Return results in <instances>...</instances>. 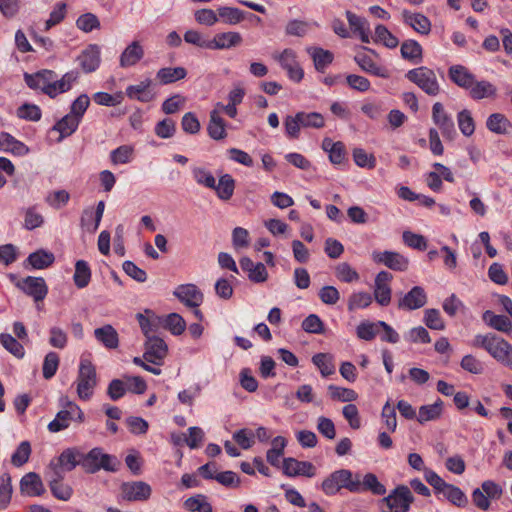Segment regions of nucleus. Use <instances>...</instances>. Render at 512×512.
<instances>
[{
  "label": "nucleus",
  "mask_w": 512,
  "mask_h": 512,
  "mask_svg": "<svg viewBox=\"0 0 512 512\" xmlns=\"http://www.w3.org/2000/svg\"><path fill=\"white\" fill-rule=\"evenodd\" d=\"M187 70L184 67H163L156 73V80L162 85H168L184 79Z\"/></svg>",
  "instance_id": "c85d7f7f"
},
{
  "label": "nucleus",
  "mask_w": 512,
  "mask_h": 512,
  "mask_svg": "<svg viewBox=\"0 0 512 512\" xmlns=\"http://www.w3.org/2000/svg\"><path fill=\"white\" fill-rule=\"evenodd\" d=\"M219 17L228 24H237L243 19V13L238 8L220 7L218 8Z\"/></svg>",
  "instance_id": "774afa93"
},
{
  "label": "nucleus",
  "mask_w": 512,
  "mask_h": 512,
  "mask_svg": "<svg viewBox=\"0 0 512 512\" xmlns=\"http://www.w3.org/2000/svg\"><path fill=\"white\" fill-rule=\"evenodd\" d=\"M207 131L208 135L214 140H221L227 136L225 122L217 109L212 110L210 113Z\"/></svg>",
  "instance_id": "2f4dec72"
},
{
  "label": "nucleus",
  "mask_w": 512,
  "mask_h": 512,
  "mask_svg": "<svg viewBox=\"0 0 512 512\" xmlns=\"http://www.w3.org/2000/svg\"><path fill=\"white\" fill-rule=\"evenodd\" d=\"M163 327L171 332V334L181 335L186 329L184 318L178 313L168 314L162 321Z\"/></svg>",
  "instance_id": "58836bf2"
},
{
  "label": "nucleus",
  "mask_w": 512,
  "mask_h": 512,
  "mask_svg": "<svg viewBox=\"0 0 512 512\" xmlns=\"http://www.w3.org/2000/svg\"><path fill=\"white\" fill-rule=\"evenodd\" d=\"M80 123L81 122L77 118L69 113L58 120L52 127L53 131H57L60 134L58 142H61L64 138L71 136L78 129Z\"/></svg>",
  "instance_id": "cd10ccee"
},
{
  "label": "nucleus",
  "mask_w": 512,
  "mask_h": 512,
  "mask_svg": "<svg viewBox=\"0 0 512 512\" xmlns=\"http://www.w3.org/2000/svg\"><path fill=\"white\" fill-rule=\"evenodd\" d=\"M307 52L313 59L315 69L323 73L325 69L333 62L334 55L331 51L320 47H309Z\"/></svg>",
  "instance_id": "c756f323"
},
{
  "label": "nucleus",
  "mask_w": 512,
  "mask_h": 512,
  "mask_svg": "<svg viewBox=\"0 0 512 512\" xmlns=\"http://www.w3.org/2000/svg\"><path fill=\"white\" fill-rule=\"evenodd\" d=\"M414 501V496L405 485L397 486L387 497L382 499L383 512H407Z\"/></svg>",
  "instance_id": "39448f33"
},
{
  "label": "nucleus",
  "mask_w": 512,
  "mask_h": 512,
  "mask_svg": "<svg viewBox=\"0 0 512 512\" xmlns=\"http://www.w3.org/2000/svg\"><path fill=\"white\" fill-rule=\"evenodd\" d=\"M151 487L143 481L125 482L121 485L123 499L127 501H145L151 495Z\"/></svg>",
  "instance_id": "2eb2a0df"
},
{
  "label": "nucleus",
  "mask_w": 512,
  "mask_h": 512,
  "mask_svg": "<svg viewBox=\"0 0 512 512\" xmlns=\"http://www.w3.org/2000/svg\"><path fill=\"white\" fill-rule=\"evenodd\" d=\"M282 471L288 477H313L315 475L316 468L311 462L299 461L295 458L289 457L283 459Z\"/></svg>",
  "instance_id": "ddd939ff"
},
{
  "label": "nucleus",
  "mask_w": 512,
  "mask_h": 512,
  "mask_svg": "<svg viewBox=\"0 0 512 512\" xmlns=\"http://www.w3.org/2000/svg\"><path fill=\"white\" fill-rule=\"evenodd\" d=\"M374 41L390 49L396 48L399 44L398 38L382 24H378L375 27Z\"/></svg>",
  "instance_id": "37998d69"
},
{
  "label": "nucleus",
  "mask_w": 512,
  "mask_h": 512,
  "mask_svg": "<svg viewBox=\"0 0 512 512\" xmlns=\"http://www.w3.org/2000/svg\"><path fill=\"white\" fill-rule=\"evenodd\" d=\"M73 420V410L64 409L60 410L55 418L48 424V430L51 433H57L64 429H67L70 426L71 421Z\"/></svg>",
  "instance_id": "e433bc0d"
},
{
  "label": "nucleus",
  "mask_w": 512,
  "mask_h": 512,
  "mask_svg": "<svg viewBox=\"0 0 512 512\" xmlns=\"http://www.w3.org/2000/svg\"><path fill=\"white\" fill-rule=\"evenodd\" d=\"M312 362L317 366L322 376L327 377L335 372L332 356L327 353H318L312 357Z\"/></svg>",
  "instance_id": "09e8293b"
},
{
  "label": "nucleus",
  "mask_w": 512,
  "mask_h": 512,
  "mask_svg": "<svg viewBox=\"0 0 512 512\" xmlns=\"http://www.w3.org/2000/svg\"><path fill=\"white\" fill-rule=\"evenodd\" d=\"M235 182L231 175L224 174L219 178L218 184L213 188L222 200H229L234 192Z\"/></svg>",
  "instance_id": "a19ab883"
},
{
  "label": "nucleus",
  "mask_w": 512,
  "mask_h": 512,
  "mask_svg": "<svg viewBox=\"0 0 512 512\" xmlns=\"http://www.w3.org/2000/svg\"><path fill=\"white\" fill-rule=\"evenodd\" d=\"M482 318L490 327L497 331L504 333H510L512 331V322L505 315H497L487 310L483 313Z\"/></svg>",
  "instance_id": "473e14b6"
},
{
  "label": "nucleus",
  "mask_w": 512,
  "mask_h": 512,
  "mask_svg": "<svg viewBox=\"0 0 512 512\" xmlns=\"http://www.w3.org/2000/svg\"><path fill=\"white\" fill-rule=\"evenodd\" d=\"M54 261L55 256L52 252L45 249H38L29 254L25 263L30 265L33 269L42 270L52 266Z\"/></svg>",
  "instance_id": "a878e982"
},
{
  "label": "nucleus",
  "mask_w": 512,
  "mask_h": 512,
  "mask_svg": "<svg viewBox=\"0 0 512 512\" xmlns=\"http://www.w3.org/2000/svg\"><path fill=\"white\" fill-rule=\"evenodd\" d=\"M173 295L185 306L199 307L203 302V294L194 284H181L173 291Z\"/></svg>",
  "instance_id": "f8f14e48"
},
{
  "label": "nucleus",
  "mask_w": 512,
  "mask_h": 512,
  "mask_svg": "<svg viewBox=\"0 0 512 512\" xmlns=\"http://www.w3.org/2000/svg\"><path fill=\"white\" fill-rule=\"evenodd\" d=\"M402 18L404 23L413 28L417 33L428 35L431 31L430 20L421 13H412L404 10L402 12Z\"/></svg>",
  "instance_id": "aec40b11"
},
{
  "label": "nucleus",
  "mask_w": 512,
  "mask_h": 512,
  "mask_svg": "<svg viewBox=\"0 0 512 512\" xmlns=\"http://www.w3.org/2000/svg\"><path fill=\"white\" fill-rule=\"evenodd\" d=\"M185 101L186 99L180 94H174L162 103L161 109L165 114H175L184 106Z\"/></svg>",
  "instance_id": "338daca9"
},
{
  "label": "nucleus",
  "mask_w": 512,
  "mask_h": 512,
  "mask_svg": "<svg viewBox=\"0 0 512 512\" xmlns=\"http://www.w3.org/2000/svg\"><path fill=\"white\" fill-rule=\"evenodd\" d=\"M76 26L80 30L89 33L94 29L100 28V21L95 14L88 12L78 17Z\"/></svg>",
  "instance_id": "13d9d810"
},
{
  "label": "nucleus",
  "mask_w": 512,
  "mask_h": 512,
  "mask_svg": "<svg viewBox=\"0 0 512 512\" xmlns=\"http://www.w3.org/2000/svg\"><path fill=\"white\" fill-rule=\"evenodd\" d=\"M0 343L16 358L22 359L25 356V349L23 345L12 335L8 333H1Z\"/></svg>",
  "instance_id": "79ce46f5"
},
{
  "label": "nucleus",
  "mask_w": 512,
  "mask_h": 512,
  "mask_svg": "<svg viewBox=\"0 0 512 512\" xmlns=\"http://www.w3.org/2000/svg\"><path fill=\"white\" fill-rule=\"evenodd\" d=\"M95 338L106 348L115 349L118 347L119 338L117 331L109 324L94 330Z\"/></svg>",
  "instance_id": "7c9ffc66"
},
{
  "label": "nucleus",
  "mask_w": 512,
  "mask_h": 512,
  "mask_svg": "<svg viewBox=\"0 0 512 512\" xmlns=\"http://www.w3.org/2000/svg\"><path fill=\"white\" fill-rule=\"evenodd\" d=\"M59 356L56 352H48L43 361V377L45 379H51L57 372L59 367Z\"/></svg>",
  "instance_id": "864d4df0"
},
{
  "label": "nucleus",
  "mask_w": 512,
  "mask_h": 512,
  "mask_svg": "<svg viewBox=\"0 0 512 512\" xmlns=\"http://www.w3.org/2000/svg\"><path fill=\"white\" fill-rule=\"evenodd\" d=\"M91 269L87 261L78 260L75 263V272L73 275V281L78 289L87 287L91 280Z\"/></svg>",
  "instance_id": "f704fd0d"
},
{
  "label": "nucleus",
  "mask_w": 512,
  "mask_h": 512,
  "mask_svg": "<svg viewBox=\"0 0 512 512\" xmlns=\"http://www.w3.org/2000/svg\"><path fill=\"white\" fill-rule=\"evenodd\" d=\"M81 456L82 452L77 449L67 448L58 456L56 461L50 462L49 468L52 473L59 471L61 475H64L65 472H70L78 465L80 466Z\"/></svg>",
  "instance_id": "6e6552de"
},
{
  "label": "nucleus",
  "mask_w": 512,
  "mask_h": 512,
  "mask_svg": "<svg viewBox=\"0 0 512 512\" xmlns=\"http://www.w3.org/2000/svg\"><path fill=\"white\" fill-rule=\"evenodd\" d=\"M336 277L346 283H351L359 279V274L348 263H339L335 269Z\"/></svg>",
  "instance_id": "0e129e2a"
},
{
  "label": "nucleus",
  "mask_w": 512,
  "mask_h": 512,
  "mask_svg": "<svg viewBox=\"0 0 512 512\" xmlns=\"http://www.w3.org/2000/svg\"><path fill=\"white\" fill-rule=\"evenodd\" d=\"M361 491H371L374 495L383 496L386 493L385 486L378 481V478L373 473L364 475L363 480L360 481Z\"/></svg>",
  "instance_id": "a18cd8bd"
},
{
  "label": "nucleus",
  "mask_w": 512,
  "mask_h": 512,
  "mask_svg": "<svg viewBox=\"0 0 512 512\" xmlns=\"http://www.w3.org/2000/svg\"><path fill=\"white\" fill-rule=\"evenodd\" d=\"M372 258L374 262L378 264H383L387 268L394 271H406L409 266V259L399 252L395 251H383V252H373Z\"/></svg>",
  "instance_id": "9b49d317"
},
{
  "label": "nucleus",
  "mask_w": 512,
  "mask_h": 512,
  "mask_svg": "<svg viewBox=\"0 0 512 512\" xmlns=\"http://www.w3.org/2000/svg\"><path fill=\"white\" fill-rule=\"evenodd\" d=\"M242 38L237 32L218 33L210 40V50L229 49L239 45Z\"/></svg>",
  "instance_id": "393cba45"
},
{
  "label": "nucleus",
  "mask_w": 512,
  "mask_h": 512,
  "mask_svg": "<svg viewBox=\"0 0 512 512\" xmlns=\"http://www.w3.org/2000/svg\"><path fill=\"white\" fill-rule=\"evenodd\" d=\"M89 105L90 98L88 97V95L81 94L72 102L69 114H71L81 122Z\"/></svg>",
  "instance_id": "6e6d98bb"
},
{
  "label": "nucleus",
  "mask_w": 512,
  "mask_h": 512,
  "mask_svg": "<svg viewBox=\"0 0 512 512\" xmlns=\"http://www.w3.org/2000/svg\"><path fill=\"white\" fill-rule=\"evenodd\" d=\"M145 352L143 359L154 365H162L164 358L168 353V346L165 341L158 337H148L144 343Z\"/></svg>",
  "instance_id": "9d476101"
},
{
  "label": "nucleus",
  "mask_w": 512,
  "mask_h": 512,
  "mask_svg": "<svg viewBox=\"0 0 512 512\" xmlns=\"http://www.w3.org/2000/svg\"><path fill=\"white\" fill-rule=\"evenodd\" d=\"M80 466L86 473L94 474L101 469L116 472L120 465L117 457L103 452L100 447L91 449L88 453H82Z\"/></svg>",
  "instance_id": "f257e3e1"
},
{
  "label": "nucleus",
  "mask_w": 512,
  "mask_h": 512,
  "mask_svg": "<svg viewBox=\"0 0 512 512\" xmlns=\"http://www.w3.org/2000/svg\"><path fill=\"white\" fill-rule=\"evenodd\" d=\"M57 74L52 70H41L34 74L25 73L24 80L26 85L34 90L40 89L51 98L56 97V85L54 84Z\"/></svg>",
  "instance_id": "423d86ee"
},
{
  "label": "nucleus",
  "mask_w": 512,
  "mask_h": 512,
  "mask_svg": "<svg viewBox=\"0 0 512 512\" xmlns=\"http://www.w3.org/2000/svg\"><path fill=\"white\" fill-rule=\"evenodd\" d=\"M458 126L460 131L465 136H471L475 131V124L471 112L469 110H462L457 115Z\"/></svg>",
  "instance_id": "4d7b16f0"
},
{
  "label": "nucleus",
  "mask_w": 512,
  "mask_h": 512,
  "mask_svg": "<svg viewBox=\"0 0 512 512\" xmlns=\"http://www.w3.org/2000/svg\"><path fill=\"white\" fill-rule=\"evenodd\" d=\"M64 475L59 471L52 473L49 479V487L52 495L62 501H68L73 495L70 485L63 483Z\"/></svg>",
  "instance_id": "6ab92c4d"
},
{
  "label": "nucleus",
  "mask_w": 512,
  "mask_h": 512,
  "mask_svg": "<svg viewBox=\"0 0 512 512\" xmlns=\"http://www.w3.org/2000/svg\"><path fill=\"white\" fill-rule=\"evenodd\" d=\"M443 412V401L438 398L433 404L423 405L419 408L417 421L423 424L427 421H433L442 415Z\"/></svg>",
  "instance_id": "72a5a7b5"
},
{
  "label": "nucleus",
  "mask_w": 512,
  "mask_h": 512,
  "mask_svg": "<svg viewBox=\"0 0 512 512\" xmlns=\"http://www.w3.org/2000/svg\"><path fill=\"white\" fill-rule=\"evenodd\" d=\"M32 449L29 441H22L11 456V463L15 467L26 464L30 458Z\"/></svg>",
  "instance_id": "de8ad7c7"
},
{
  "label": "nucleus",
  "mask_w": 512,
  "mask_h": 512,
  "mask_svg": "<svg viewBox=\"0 0 512 512\" xmlns=\"http://www.w3.org/2000/svg\"><path fill=\"white\" fill-rule=\"evenodd\" d=\"M442 494L449 502L458 507H465L468 504L467 496L459 487L453 484H448Z\"/></svg>",
  "instance_id": "3c124183"
},
{
  "label": "nucleus",
  "mask_w": 512,
  "mask_h": 512,
  "mask_svg": "<svg viewBox=\"0 0 512 512\" xmlns=\"http://www.w3.org/2000/svg\"><path fill=\"white\" fill-rule=\"evenodd\" d=\"M432 120L440 129L444 138L453 140L456 135L455 125L452 117L445 111L444 106L440 102H436L432 106Z\"/></svg>",
  "instance_id": "1a4fd4ad"
},
{
  "label": "nucleus",
  "mask_w": 512,
  "mask_h": 512,
  "mask_svg": "<svg viewBox=\"0 0 512 512\" xmlns=\"http://www.w3.org/2000/svg\"><path fill=\"white\" fill-rule=\"evenodd\" d=\"M405 78L429 96H437L440 93L441 88L435 72L426 66L409 70Z\"/></svg>",
  "instance_id": "7ed1b4c3"
},
{
  "label": "nucleus",
  "mask_w": 512,
  "mask_h": 512,
  "mask_svg": "<svg viewBox=\"0 0 512 512\" xmlns=\"http://www.w3.org/2000/svg\"><path fill=\"white\" fill-rule=\"evenodd\" d=\"M97 385L96 369L92 362L82 358L77 377V394L82 400H89Z\"/></svg>",
  "instance_id": "20e7f679"
},
{
  "label": "nucleus",
  "mask_w": 512,
  "mask_h": 512,
  "mask_svg": "<svg viewBox=\"0 0 512 512\" xmlns=\"http://www.w3.org/2000/svg\"><path fill=\"white\" fill-rule=\"evenodd\" d=\"M469 90L470 96L474 100L492 97L496 94V87L492 83L485 80H475L474 84L469 88Z\"/></svg>",
  "instance_id": "4c0bfd02"
},
{
  "label": "nucleus",
  "mask_w": 512,
  "mask_h": 512,
  "mask_svg": "<svg viewBox=\"0 0 512 512\" xmlns=\"http://www.w3.org/2000/svg\"><path fill=\"white\" fill-rule=\"evenodd\" d=\"M328 392L331 399L340 402H352L358 398V394L350 388L339 387L336 385H329Z\"/></svg>",
  "instance_id": "49530a36"
},
{
  "label": "nucleus",
  "mask_w": 512,
  "mask_h": 512,
  "mask_svg": "<svg viewBox=\"0 0 512 512\" xmlns=\"http://www.w3.org/2000/svg\"><path fill=\"white\" fill-rule=\"evenodd\" d=\"M20 490L28 496H40L45 492L43 482L35 472H29L21 478Z\"/></svg>",
  "instance_id": "412c9836"
},
{
  "label": "nucleus",
  "mask_w": 512,
  "mask_h": 512,
  "mask_svg": "<svg viewBox=\"0 0 512 512\" xmlns=\"http://www.w3.org/2000/svg\"><path fill=\"white\" fill-rule=\"evenodd\" d=\"M79 66L85 73L94 72L100 65V49L96 44L89 45L77 57Z\"/></svg>",
  "instance_id": "f3484780"
},
{
  "label": "nucleus",
  "mask_w": 512,
  "mask_h": 512,
  "mask_svg": "<svg viewBox=\"0 0 512 512\" xmlns=\"http://www.w3.org/2000/svg\"><path fill=\"white\" fill-rule=\"evenodd\" d=\"M154 132L161 139L171 138L176 132V123L171 118H165L155 125Z\"/></svg>",
  "instance_id": "680f3d73"
},
{
  "label": "nucleus",
  "mask_w": 512,
  "mask_h": 512,
  "mask_svg": "<svg viewBox=\"0 0 512 512\" xmlns=\"http://www.w3.org/2000/svg\"><path fill=\"white\" fill-rule=\"evenodd\" d=\"M486 126L493 133L506 134L511 123L505 115L501 113H493L488 117Z\"/></svg>",
  "instance_id": "ea45409f"
},
{
  "label": "nucleus",
  "mask_w": 512,
  "mask_h": 512,
  "mask_svg": "<svg viewBox=\"0 0 512 512\" xmlns=\"http://www.w3.org/2000/svg\"><path fill=\"white\" fill-rule=\"evenodd\" d=\"M184 506L191 512H213L212 506L206 501V496L198 494L184 502Z\"/></svg>",
  "instance_id": "8fccbe9b"
},
{
  "label": "nucleus",
  "mask_w": 512,
  "mask_h": 512,
  "mask_svg": "<svg viewBox=\"0 0 512 512\" xmlns=\"http://www.w3.org/2000/svg\"><path fill=\"white\" fill-rule=\"evenodd\" d=\"M145 313L150 316H145L142 313H138L136 318L143 334L145 335L146 339H148V337L155 336L153 333L157 330L159 321L151 310H145Z\"/></svg>",
  "instance_id": "c9c22d12"
},
{
  "label": "nucleus",
  "mask_w": 512,
  "mask_h": 512,
  "mask_svg": "<svg viewBox=\"0 0 512 512\" xmlns=\"http://www.w3.org/2000/svg\"><path fill=\"white\" fill-rule=\"evenodd\" d=\"M372 295L368 292H357L351 294L348 299V310L354 311L356 309L367 308L372 303Z\"/></svg>",
  "instance_id": "603ef678"
},
{
  "label": "nucleus",
  "mask_w": 512,
  "mask_h": 512,
  "mask_svg": "<svg viewBox=\"0 0 512 512\" xmlns=\"http://www.w3.org/2000/svg\"><path fill=\"white\" fill-rule=\"evenodd\" d=\"M17 116L20 119L37 122L41 119L42 112L39 106L25 103L17 109Z\"/></svg>",
  "instance_id": "5fc2aeb1"
},
{
  "label": "nucleus",
  "mask_w": 512,
  "mask_h": 512,
  "mask_svg": "<svg viewBox=\"0 0 512 512\" xmlns=\"http://www.w3.org/2000/svg\"><path fill=\"white\" fill-rule=\"evenodd\" d=\"M427 303V294L421 286H414L398 301V308L402 310H416Z\"/></svg>",
  "instance_id": "dca6fc26"
},
{
  "label": "nucleus",
  "mask_w": 512,
  "mask_h": 512,
  "mask_svg": "<svg viewBox=\"0 0 512 512\" xmlns=\"http://www.w3.org/2000/svg\"><path fill=\"white\" fill-rule=\"evenodd\" d=\"M133 148L129 145H122L110 153V160L114 165L127 164L131 161Z\"/></svg>",
  "instance_id": "bf43d9fd"
},
{
  "label": "nucleus",
  "mask_w": 512,
  "mask_h": 512,
  "mask_svg": "<svg viewBox=\"0 0 512 512\" xmlns=\"http://www.w3.org/2000/svg\"><path fill=\"white\" fill-rule=\"evenodd\" d=\"M302 329L307 333L322 334L324 332V323L316 314H310L302 322Z\"/></svg>",
  "instance_id": "69168bd1"
},
{
  "label": "nucleus",
  "mask_w": 512,
  "mask_h": 512,
  "mask_svg": "<svg viewBox=\"0 0 512 512\" xmlns=\"http://www.w3.org/2000/svg\"><path fill=\"white\" fill-rule=\"evenodd\" d=\"M487 352L497 361L512 369V346L506 340L495 335L487 347Z\"/></svg>",
  "instance_id": "4468645a"
},
{
  "label": "nucleus",
  "mask_w": 512,
  "mask_h": 512,
  "mask_svg": "<svg viewBox=\"0 0 512 512\" xmlns=\"http://www.w3.org/2000/svg\"><path fill=\"white\" fill-rule=\"evenodd\" d=\"M192 174L194 180L202 186H205L207 188H214L215 187V177L212 175L211 172L206 170L202 167H194L192 169Z\"/></svg>",
  "instance_id": "e2e57ef3"
},
{
  "label": "nucleus",
  "mask_w": 512,
  "mask_h": 512,
  "mask_svg": "<svg viewBox=\"0 0 512 512\" xmlns=\"http://www.w3.org/2000/svg\"><path fill=\"white\" fill-rule=\"evenodd\" d=\"M151 84V79H145L139 84L129 85L125 93L130 99H135L143 103L150 102L155 97L154 93L150 90Z\"/></svg>",
  "instance_id": "5701e85b"
},
{
  "label": "nucleus",
  "mask_w": 512,
  "mask_h": 512,
  "mask_svg": "<svg viewBox=\"0 0 512 512\" xmlns=\"http://www.w3.org/2000/svg\"><path fill=\"white\" fill-rule=\"evenodd\" d=\"M297 120L301 123L302 128L319 129L325 125L324 117L318 112H298Z\"/></svg>",
  "instance_id": "c03bdc74"
},
{
  "label": "nucleus",
  "mask_w": 512,
  "mask_h": 512,
  "mask_svg": "<svg viewBox=\"0 0 512 512\" xmlns=\"http://www.w3.org/2000/svg\"><path fill=\"white\" fill-rule=\"evenodd\" d=\"M400 52L402 58L412 64H419L423 60L422 46L416 40H405L401 44Z\"/></svg>",
  "instance_id": "bb28decb"
},
{
  "label": "nucleus",
  "mask_w": 512,
  "mask_h": 512,
  "mask_svg": "<svg viewBox=\"0 0 512 512\" xmlns=\"http://www.w3.org/2000/svg\"><path fill=\"white\" fill-rule=\"evenodd\" d=\"M15 285L35 302L44 300L48 294V286L42 277L27 276L17 280Z\"/></svg>",
  "instance_id": "0eeeda50"
},
{
  "label": "nucleus",
  "mask_w": 512,
  "mask_h": 512,
  "mask_svg": "<svg viewBox=\"0 0 512 512\" xmlns=\"http://www.w3.org/2000/svg\"><path fill=\"white\" fill-rule=\"evenodd\" d=\"M378 327H380L378 322L363 321L357 326V337L365 341H371L376 337Z\"/></svg>",
  "instance_id": "052dcab7"
},
{
  "label": "nucleus",
  "mask_w": 512,
  "mask_h": 512,
  "mask_svg": "<svg viewBox=\"0 0 512 512\" xmlns=\"http://www.w3.org/2000/svg\"><path fill=\"white\" fill-rule=\"evenodd\" d=\"M144 56V49L138 41L129 44L120 55V66L123 68L136 65Z\"/></svg>",
  "instance_id": "b1692460"
},
{
  "label": "nucleus",
  "mask_w": 512,
  "mask_h": 512,
  "mask_svg": "<svg viewBox=\"0 0 512 512\" xmlns=\"http://www.w3.org/2000/svg\"><path fill=\"white\" fill-rule=\"evenodd\" d=\"M448 76L454 84L464 89H469L475 82V76L463 65L451 66Z\"/></svg>",
  "instance_id": "4be33fe9"
},
{
  "label": "nucleus",
  "mask_w": 512,
  "mask_h": 512,
  "mask_svg": "<svg viewBox=\"0 0 512 512\" xmlns=\"http://www.w3.org/2000/svg\"><path fill=\"white\" fill-rule=\"evenodd\" d=\"M355 62L359 65L362 71L387 79L390 77L389 70L381 65H378L373 61V59L367 55L365 52H358L354 57Z\"/></svg>",
  "instance_id": "a211bd4d"
},
{
  "label": "nucleus",
  "mask_w": 512,
  "mask_h": 512,
  "mask_svg": "<svg viewBox=\"0 0 512 512\" xmlns=\"http://www.w3.org/2000/svg\"><path fill=\"white\" fill-rule=\"evenodd\" d=\"M352 472L347 469H340L331 473L323 482L322 490L326 495H334L341 488H346L350 492H360L361 484L357 476L356 480L352 479Z\"/></svg>",
  "instance_id": "f03ea898"
}]
</instances>
